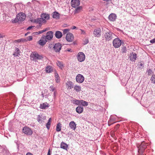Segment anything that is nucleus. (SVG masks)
Returning a JSON list of instances; mask_svg holds the SVG:
<instances>
[{
    "label": "nucleus",
    "mask_w": 155,
    "mask_h": 155,
    "mask_svg": "<svg viewBox=\"0 0 155 155\" xmlns=\"http://www.w3.org/2000/svg\"><path fill=\"white\" fill-rule=\"evenodd\" d=\"M147 144L145 143L144 141L142 142L140 145H137L138 149V152L143 153L147 147Z\"/></svg>",
    "instance_id": "obj_2"
},
{
    "label": "nucleus",
    "mask_w": 155,
    "mask_h": 155,
    "mask_svg": "<svg viewBox=\"0 0 155 155\" xmlns=\"http://www.w3.org/2000/svg\"><path fill=\"white\" fill-rule=\"evenodd\" d=\"M66 84L68 89H70L73 87V83L71 81H68L66 83Z\"/></svg>",
    "instance_id": "obj_22"
},
{
    "label": "nucleus",
    "mask_w": 155,
    "mask_h": 155,
    "mask_svg": "<svg viewBox=\"0 0 155 155\" xmlns=\"http://www.w3.org/2000/svg\"><path fill=\"white\" fill-rule=\"evenodd\" d=\"M108 124L109 125H110L109 124V123H108Z\"/></svg>",
    "instance_id": "obj_63"
},
{
    "label": "nucleus",
    "mask_w": 155,
    "mask_h": 155,
    "mask_svg": "<svg viewBox=\"0 0 155 155\" xmlns=\"http://www.w3.org/2000/svg\"><path fill=\"white\" fill-rule=\"evenodd\" d=\"M58 155V154H56V155Z\"/></svg>",
    "instance_id": "obj_64"
},
{
    "label": "nucleus",
    "mask_w": 155,
    "mask_h": 155,
    "mask_svg": "<svg viewBox=\"0 0 155 155\" xmlns=\"http://www.w3.org/2000/svg\"><path fill=\"white\" fill-rule=\"evenodd\" d=\"M80 104H81L82 106H86L88 105V103L87 102L84 101L83 100H81Z\"/></svg>",
    "instance_id": "obj_34"
},
{
    "label": "nucleus",
    "mask_w": 155,
    "mask_h": 155,
    "mask_svg": "<svg viewBox=\"0 0 155 155\" xmlns=\"http://www.w3.org/2000/svg\"><path fill=\"white\" fill-rule=\"evenodd\" d=\"M121 40H120L119 38H115L113 40V45L114 48H119L121 46Z\"/></svg>",
    "instance_id": "obj_3"
},
{
    "label": "nucleus",
    "mask_w": 155,
    "mask_h": 155,
    "mask_svg": "<svg viewBox=\"0 0 155 155\" xmlns=\"http://www.w3.org/2000/svg\"><path fill=\"white\" fill-rule=\"evenodd\" d=\"M46 117L43 116L42 115H40L38 116L37 120L39 123H41L42 122V119L44 120L46 119Z\"/></svg>",
    "instance_id": "obj_18"
},
{
    "label": "nucleus",
    "mask_w": 155,
    "mask_h": 155,
    "mask_svg": "<svg viewBox=\"0 0 155 155\" xmlns=\"http://www.w3.org/2000/svg\"><path fill=\"white\" fill-rule=\"evenodd\" d=\"M71 102L74 104L79 105H80L81 100H78L76 99H74L71 101Z\"/></svg>",
    "instance_id": "obj_27"
},
{
    "label": "nucleus",
    "mask_w": 155,
    "mask_h": 155,
    "mask_svg": "<svg viewBox=\"0 0 155 155\" xmlns=\"http://www.w3.org/2000/svg\"><path fill=\"white\" fill-rule=\"evenodd\" d=\"M151 114H152V113H151V112H149Z\"/></svg>",
    "instance_id": "obj_61"
},
{
    "label": "nucleus",
    "mask_w": 155,
    "mask_h": 155,
    "mask_svg": "<svg viewBox=\"0 0 155 155\" xmlns=\"http://www.w3.org/2000/svg\"><path fill=\"white\" fill-rule=\"evenodd\" d=\"M26 39L27 40V41H31L32 39V36H30L28 37H27V39Z\"/></svg>",
    "instance_id": "obj_41"
},
{
    "label": "nucleus",
    "mask_w": 155,
    "mask_h": 155,
    "mask_svg": "<svg viewBox=\"0 0 155 155\" xmlns=\"http://www.w3.org/2000/svg\"><path fill=\"white\" fill-rule=\"evenodd\" d=\"M151 83L155 84V74L152 75L150 78Z\"/></svg>",
    "instance_id": "obj_35"
},
{
    "label": "nucleus",
    "mask_w": 155,
    "mask_h": 155,
    "mask_svg": "<svg viewBox=\"0 0 155 155\" xmlns=\"http://www.w3.org/2000/svg\"><path fill=\"white\" fill-rule=\"evenodd\" d=\"M45 70L47 73H50L53 71V68L51 66H48L45 68Z\"/></svg>",
    "instance_id": "obj_24"
},
{
    "label": "nucleus",
    "mask_w": 155,
    "mask_h": 155,
    "mask_svg": "<svg viewBox=\"0 0 155 155\" xmlns=\"http://www.w3.org/2000/svg\"><path fill=\"white\" fill-rule=\"evenodd\" d=\"M71 50V49H70L69 50H68V51H70V50Z\"/></svg>",
    "instance_id": "obj_60"
},
{
    "label": "nucleus",
    "mask_w": 155,
    "mask_h": 155,
    "mask_svg": "<svg viewBox=\"0 0 155 155\" xmlns=\"http://www.w3.org/2000/svg\"><path fill=\"white\" fill-rule=\"evenodd\" d=\"M61 124L58 123L57 124L56 127V130L57 132L60 131L61 130Z\"/></svg>",
    "instance_id": "obj_33"
},
{
    "label": "nucleus",
    "mask_w": 155,
    "mask_h": 155,
    "mask_svg": "<svg viewBox=\"0 0 155 155\" xmlns=\"http://www.w3.org/2000/svg\"><path fill=\"white\" fill-rule=\"evenodd\" d=\"M69 29H64L63 30V34L64 35H65L67 34L68 32H69Z\"/></svg>",
    "instance_id": "obj_40"
},
{
    "label": "nucleus",
    "mask_w": 155,
    "mask_h": 155,
    "mask_svg": "<svg viewBox=\"0 0 155 155\" xmlns=\"http://www.w3.org/2000/svg\"><path fill=\"white\" fill-rule=\"evenodd\" d=\"M71 3V6L76 8L79 5L80 1L79 0H72Z\"/></svg>",
    "instance_id": "obj_15"
},
{
    "label": "nucleus",
    "mask_w": 155,
    "mask_h": 155,
    "mask_svg": "<svg viewBox=\"0 0 155 155\" xmlns=\"http://www.w3.org/2000/svg\"><path fill=\"white\" fill-rule=\"evenodd\" d=\"M122 51L123 53H125L126 51V47H124L122 48Z\"/></svg>",
    "instance_id": "obj_44"
},
{
    "label": "nucleus",
    "mask_w": 155,
    "mask_h": 155,
    "mask_svg": "<svg viewBox=\"0 0 155 155\" xmlns=\"http://www.w3.org/2000/svg\"><path fill=\"white\" fill-rule=\"evenodd\" d=\"M77 58L79 61L81 62L84 60L85 55L83 52H80L77 55Z\"/></svg>",
    "instance_id": "obj_7"
},
{
    "label": "nucleus",
    "mask_w": 155,
    "mask_h": 155,
    "mask_svg": "<svg viewBox=\"0 0 155 155\" xmlns=\"http://www.w3.org/2000/svg\"><path fill=\"white\" fill-rule=\"evenodd\" d=\"M23 132L25 134L28 135H31L33 133L32 130L31 129L28 127H25L22 129Z\"/></svg>",
    "instance_id": "obj_5"
},
{
    "label": "nucleus",
    "mask_w": 155,
    "mask_h": 155,
    "mask_svg": "<svg viewBox=\"0 0 155 155\" xmlns=\"http://www.w3.org/2000/svg\"><path fill=\"white\" fill-rule=\"evenodd\" d=\"M76 28V27L75 26H72V29H75Z\"/></svg>",
    "instance_id": "obj_56"
},
{
    "label": "nucleus",
    "mask_w": 155,
    "mask_h": 155,
    "mask_svg": "<svg viewBox=\"0 0 155 155\" xmlns=\"http://www.w3.org/2000/svg\"><path fill=\"white\" fill-rule=\"evenodd\" d=\"M44 31H43V30H42L40 31L35 32V33H33V34H35V35H39V34H41V33L44 32Z\"/></svg>",
    "instance_id": "obj_39"
},
{
    "label": "nucleus",
    "mask_w": 155,
    "mask_h": 155,
    "mask_svg": "<svg viewBox=\"0 0 155 155\" xmlns=\"http://www.w3.org/2000/svg\"><path fill=\"white\" fill-rule=\"evenodd\" d=\"M3 35L2 34H0V38H3Z\"/></svg>",
    "instance_id": "obj_58"
},
{
    "label": "nucleus",
    "mask_w": 155,
    "mask_h": 155,
    "mask_svg": "<svg viewBox=\"0 0 155 155\" xmlns=\"http://www.w3.org/2000/svg\"><path fill=\"white\" fill-rule=\"evenodd\" d=\"M143 64H143L142 63H140V65L141 66H142V67H143Z\"/></svg>",
    "instance_id": "obj_54"
},
{
    "label": "nucleus",
    "mask_w": 155,
    "mask_h": 155,
    "mask_svg": "<svg viewBox=\"0 0 155 155\" xmlns=\"http://www.w3.org/2000/svg\"><path fill=\"white\" fill-rule=\"evenodd\" d=\"M49 107L48 104L47 103H43L40 105V107L42 109H46Z\"/></svg>",
    "instance_id": "obj_25"
},
{
    "label": "nucleus",
    "mask_w": 155,
    "mask_h": 155,
    "mask_svg": "<svg viewBox=\"0 0 155 155\" xmlns=\"http://www.w3.org/2000/svg\"><path fill=\"white\" fill-rule=\"evenodd\" d=\"M49 90L50 91H54L56 90L55 88H54L53 85H51L49 87Z\"/></svg>",
    "instance_id": "obj_38"
},
{
    "label": "nucleus",
    "mask_w": 155,
    "mask_h": 155,
    "mask_svg": "<svg viewBox=\"0 0 155 155\" xmlns=\"http://www.w3.org/2000/svg\"><path fill=\"white\" fill-rule=\"evenodd\" d=\"M130 60L132 61H134L136 59L137 54L135 53H132L130 54Z\"/></svg>",
    "instance_id": "obj_17"
},
{
    "label": "nucleus",
    "mask_w": 155,
    "mask_h": 155,
    "mask_svg": "<svg viewBox=\"0 0 155 155\" xmlns=\"http://www.w3.org/2000/svg\"><path fill=\"white\" fill-rule=\"evenodd\" d=\"M35 26H31L27 28V30H30L32 28L34 27Z\"/></svg>",
    "instance_id": "obj_48"
},
{
    "label": "nucleus",
    "mask_w": 155,
    "mask_h": 155,
    "mask_svg": "<svg viewBox=\"0 0 155 155\" xmlns=\"http://www.w3.org/2000/svg\"><path fill=\"white\" fill-rule=\"evenodd\" d=\"M74 89L77 92H79L81 90V87L79 86L76 85L74 87Z\"/></svg>",
    "instance_id": "obj_30"
},
{
    "label": "nucleus",
    "mask_w": 155,
    "mask_h": 155,
    "mask_svg": "<svg viewBox=\"0 0 155 155\" xmlns=\"http://www.w3.org/2000/svg\"><path fill=\"white\" fill-rule=\"evenodd\" d=\"M83 107L80 106H78L76 109V112L78 114L82 113L83 112Z\"/></svg>",
    "instance_id": "obj_20"
},
{
    "label": "nucleus",
    "mask_w": 155,
    "mask_h": 155,
    "mask_svg": "<svg viewBox=\"0 0 155 155\" xmlns=\"http://www.w3.org/2000/svg\"><path fill=\"white\" fill-rule=\"evenodd\" d=\"M45 38L47 41H50L53 37V33L51 31H50L47 32L46 35H45Z\"/></svg>",
    "instance_id": "obj_8"
},
{
    "label": "nucleus",
    "mask_w": 155,
    "mask_h": 155,
    "mask_svg": "<svg viewBox=\"0 0 155 155\" xmlns=\"http://www.w3.org/2000/svg\"><path fill=\"white\" fill-rule=\"evenodd\" d=\"M60 14L57 12H55L53 13V18H54L58 19L60 18Z\"/></svg>",
    "instance_id": "obj_23"
},
{
    "label": "nucleus",
    "mask_w": 155,
    "mask_h": 155,
    "mask_svg": "<svg viewBox=\"0 0 155 155\" xmlns=\"http://www.w3.org/2000/svg\"><path fill=\"white\" fill-rule=\"evenodd\" d=\"M84 77L82 75L80 74H78L76 78L77 82L80 83H82L84 81Z\"/></svg>",
    "instance_id": "obj_9"
},
{
    "label": "nucleus",
    "mask_w": 155,
    "mask_h": 155,
    "mask_svg": "<svg viewBox=\"0 0 155 155\" xmlns=\"http://www.w3.org/2000/svg\"><path fill=\"white\" fill-rule=\"evenodd\" d=\"M20 42H24L27 41V40L26 39L23 38L20 39Z\"/></svg>",
    "instance_id": "obj_43"
},
{
    "label": "nucleus",
    "mask_w": 155,
    "mask_h": 155,
    "mask_svg": "<svg viewBox=\"0 0 155 155\" xmlns=\"http://www.w3.org/2000/svg\"><path fill=\"white\" fill-rule=\"evenodd\" d=\"M147 73H148V74L149 75H151L152 73V71L151 70V69H148L147 71Z\"/></svg>",
    "instance_id": "obj_42"
},
{
    "label": "nucleus",
    "mask_w": 155,
    "mask_h": 155,
    "mask_svg": "<svg viewBox=\"0 0 155 155\" xmlns=\"http://www.w3.org/2000/svg\"><path fill=\"white\" fill-rule=\"evenodd\" d=\"M47 41L45 38V35H43L41 38V39L38 41V44L40 45L44 46L45 45Z\"/></svg>",
    "instance_id": "obj_10"
},
{
    "label": "nucleus",
    "mask_w": 155,
    "mask_h": 155,
    "mask_svg": "<svg viewBox=\"0 0 155 155\" xmlns=\"http://www.w3.org/2000/svg\"><path fill=\"white\" fill-rule=\"evenodd\" d=\"M116 17V15L115 14L112 13L109 16V19L111 21H114L115 20Z\"/></svg>",
    "instance_id": "obj_19"
},
{
    "label": "nucleus",
    "mask_w": 155,
    "mask_h": 155,
    "mask_svg": "<svg viewBox=\"0 0 155 155\" xmlns=\"http://www.w3.org/2000/svg\"><path fill=\"white\" fill-rule=\"evenodd\" d=\"M101 33V30L100 28H97L94 30L93 34L95 37H99L100 36Z\"/></svg>",
    "instance_id": "obj_12"
},
{
    "label": "nucleus",
    "mask_w": 155,
    "mask_h": 155,
    "mask_svg": "<svg viewBox=\"0 0 155 155\" xmlns=\"http://www.w3.org/2000/svg\"><path fill=\"white\" fill-rule=\"evenodd\" d=\"M74 36L72 34L70 33H68L67 34L66 37V39L67 41L68 42H72L74 39Z\"/></svg>",
    "instance_id": "obj_14"
},
{
    "label": "nucleus",
    "mask_w": 155,
    "mask_h": 155,
    "mask_svg": "<svg viewBox=\"0 0 155 155\" xmlns=\"http://www.w3.org/2000/svg\"><path fill=\"white\" fill-rule=\"evenodd\" d=\"M31 21L37 24H38L40 26H41L42 25V23L46 22V20L45 19L42 18H41L34 19L33 21Z\"/></svg>",
    "instance_id": "obj_6"
},
{
    "label": "nucleus",
    "mask_w": 155,
    "mask_h": 155,
    "mask_svg": "<svg viewBox=\"0 0 155 155\" xmlns=\"http://www.w3.org/2000/svg\"><path fill=\"white\" fill-rule=\"evenodd\" d=\"M68 147V146L67 144L66 143H65L63 142H62L61 143V148H62V149H65V150H67Z\"/></svg>",
    "instance_id": "obj_29"
},
{
    "label": "nucleus",
    "mask_w": 155,
    "mask_h": 155,
    "mask_svg": "<svg viewBox=\"0 0 155 155\" xmlns=\"http://www.w3.org/2000/svg\"><path fill=\"white\" fill-rule=\"evenodd\" d=\"M50 149H49L48 153L47 155H50Z\"/></svg>",
    "instance_id": "obj_53"
},
{
    "label": "nucleus",
    "mask_w": 155,
    "mask_h": 155,
    "mask_svg": "<svg viewBox=\"0 0 155 155\" xmlns=\"http://www.w3.org/2000/svg\"><path fill=\"white\" fill-rule=\"evenodd\" d=\"M28 33H26L25 34V36H27V35H28Z\"/></svg>",
    "instance_id": "obj_59"
},
{
    "label": "nucleus",
    "mask_w": 155,
    "mask_h": 155,
    "mask_svg": "<svg viewBox=\"0 0 155 155\" xmlns=\"http://www.w3.org/2000/svg\"><path fill=\"white\" fill-rule=\"evenodd\" d=\"M26 155H33L32 153H31L30 152H28V153H27L26 154Z\"/></svg>",
    "instance_id": "obj_52"
},
{
    "label": "nucleus",
    "mask_w": 155,
    "mask_h": 155,
    "mask_svg": "<svg viewBox=\"0 0 155 155\" xmlns=\"http://www.w3.org/2000/svg\"><path fill=\"white\" fill-rule=\"evenodd\" d=\"M61 48L62 45L61 44L59 43H56L54 45L53 48V49L55 52L60 53Z\"/></svg>",
    "instance_id": "obj_4"
},
{
    "label": "nucleus",
    "mask_w": 155,
    "mask_h": 155,
    "mask_svg": "<svg viewBox=\"0 0 155 155\" xmlns=\"http://www.w3.org/2000/svg\"><path fill=\"white\" fill-rule=\"evenodd\" d=\"M41 17L42 18L45 19L46 20L49 19L50 16L48 14L43 13L41 14Z\"/></svg>",
    "instance_id": "obj_26"
},
{
    "label": "nucleus",
    "mask_w": 155,
    "mask_h": 155,
    "mask_svg": "<svg viewBox=\"0 0 155 155\" xmlns=\"http://www.w3.org/2000/svg\"><path fill=\"white\" fill-rule=\"evenodd\" d=\"M31 58L34 60H36L37 59H41L43 58L41 55H39L37 53H33L31 55Z\"/></svg>",
    "instance_id": "obj_11"
},
{
    "label": "nucleus",
    "mask_w": 155,
    "mask_h": 155,
    "mask_svg": "<svg viewBox=\"0 0 155 155\" xmlns=\"http://www.w3.org/2000/svg\"><path fill=\"white\" fill-rule=\"evenodd\" d=\"M103 30L106 32L105 33L104 36L106 41H110L116 37V35L107 28H103Z\"/></svg>",
    "instance_id": "obj_1"
},
{
    "label": "nucleus",
    "mask_w": 155,
    "mask_h": 155,
    "mask_svg": "<svg viewBox=\"0 0 155 155\" xmlns=\"http://www.w3.org/2000/svg\"><path fill=\"white\" fill-rule=\"evenodd\" d=\"M76 124L74 121H71L69 124V127L71 129L73 130H75L76 128Z\"/></svg>",
    "instance_id": "obj_16"
},
{
    "label": "nucleus",
    "mask_w": 155,
    "mask_h": 155,
    "mask_svg": "<svg viewBox=\"0 0 155 155\" xmlns=\"http://www.w3.org/2000/svg\"><path fill=\"white\" fill-rule=\"evenodd\" d=\"M102 0L103 1H105V2H108L110 1H112V0Z\"/></svg>",
    "instance_id": "obj_55"
},
{
    "label": "nucleus",
    "mask_w": 155,
    "mask_h": 155,
    "mask_svg": "<svg viewBox=\"0 0 155 155\" xmlns=\"http://www.w3.org/2000/svg\"><path fill=\"white\" fill-rule=\"evenodd\" d=\"M49 29V28H46L45 29H44L43 30V31H44V32H45Z\"/></svg>",
    "instance_id": "obj_50"
},
{
    "label": "nucleus",
    "mask_w": 155,
    "mask_h": 155,
    "mask_svg": "<svg viewBox=\"0 0 155 155\" xmlns=\"http://www.w3.org/2000/svg\"><path fill=\"white\" fill-rule=\"evenodd\" d=\"M88 42V40L87 39H86L84 41V45L87 44Z\"/></svg>",
    "instance_id": "obj_47"
},
{
    "label": "nucleus",
    "mask_w": 155,
    "mask_h": 155,
    "mask_svg": "<svg viewBox=\"0 0 155 155\" xmlns=\"http://www.w3.org/2000/svg\"><path fill=\"white\" fill-rule=\"evenodd\" d=\"M55 35L57 38L59 39L62 37V34L60 31H58L55 32Z\"/></svg>",
    "instance_id": "obj_21"
},
{
    "label": "nucleus",
    "mask_w": 155,
    "mask_h": 155,
    "mask_svg": "<svg viewBox=\"0 0 155 155\" xmlns=\"http://www.w3.org/2000/svg\"><path fill=\"white\" fill-rule=\"evenodd\" d=\"M15 42H18V43L20 42V39L15 40Z\"/></svg>",
    "instance_id": "obj_51"
},
{
    "label": "nucleus",
    "mask_w": 155,
    "mask_h": 155,
    "mask_svg": "<svg viewBox=\"0 0 155 155\" xmlns=\"http://www.w3.org/2000/svg\"><path fill=\"white\" fill-rule=\"evenodd\" d=\"M54 91V92L53 93V96H54V98H55L56 96V95L57 94V91L56 90Z\"/></svg>",
    "instance_id": "obj_45"
},
{
    "label": "nucleus",
    "mask_w": 155,
    "mask_h": 155,
    "mask_svg": "<svg viewBox=\"0 0 155 155\" xmlns=\"http://www.w3.org/2000/svg\"><path fill=\"white\" fill-rule=\"evenodd\" d=\"M81 9L82 7L81 6L78 7L74 10V12L75 13L78 12Z\"/></svg>",
    "instance_id": "obj_37"
},
{
    "label": "nucleus",
    "mask_w": 155,
    "mask_h": 155,
    "mask_svg": "<svg viewBox=\"0 0 155 155\" xmlns=\"http://www.w3.org/2000/svg\"><path fill=\"white\" fill-rule=\"evenodd\" d=\"M19 49L18 48H15V51L14 52V53L13 54V55L15 56H18V55L19 54Z\"/></svg>",
    "instance_id": "obj_32"
},
{
    "label": "nucleus",
    "mask_w": 155,
    "mask_h": 155,
    "mask_svg": "<svg viewBox=\"0 0 155 155\" xmlns=\"http://www.w3.org/2000/svg\"><path fill=\"white\" fill-rule=\"evenodd\" d=\"M150 42L151 43H155V38L151 40L150 41Z\"/></svg>",
    "instance_id": "obj_46"
},
{
    "label": "nucleus",
    "mask_w": 155,
    "mask_h": 155,
    "mask_svg": "<svg viewBox=\"0 0 155 155\" xmlns=\"http://www.w3.org/2000/svg\"><path fill=\"white\" fill-rule=\"evenodd\" d=\"M57 66L60 68L62 69L64 67L63 64L62 62L58 61L56 63Z\"/></svg>",
    "instance_id": "obj_31"
},
{
    "label": "nucleus",
    "mask_w": 155,
    "mask_h": 155,
    "mask_svg": "<svg viewBox=\"0 0 155 155\" xmlns=\"http://www.w3.org/2000/svg\"><path fill=\"white\" fill-rule=\"evenodd\" d=\"M74 43V44H75V42H74V43Z\"/></svg>",
    "instance_id": "obj_62"
},
{
    "label": "nucleus",
    "mask_w": 155,
    "mask_h": 155,
    "mask_svg": "<svg viewBox=\"0 0 155 155\" xmlns=\"http://www.w3.org/2000/svg\"><path fill=\"white\" fill-rule=\"evenodd\" d=\"M17 18L18 21H23L25 19V15L24 13H19L17 15Z\"/></svg>",
    "instance_id": "obj_13"
},
{
    "label": "nucleus",
    "mask_w": 155,
    "mask_h": 155,
    "mask_svg": "<svg viewBox=\"0 0 155 155\" xmlns=\"http://www.w3.org/2000/svg\"><path fill=\"white\" fill-rule=\"evenodd\" d=\"M143 67L140 66L139 67V68L140 69H141L143 68Z\"/></svg>",
    "instance_id": "obj_57"
},
{
    "label": "nucleus",
    "mask_w": 155,
    "mask_h": 155,
    "mask_svg": "<svg viewBox=\"0 0 155 155\" xmlns=\"http://www.w3.org/2000/svg\"><path fill=\"white\" fill-rule=\"evenodd\" d=\"M51 118H50L48 120V122L46 124V127L48 129H49L51 125Z\"/></svg>",
    "instance_id": "obj_36"
},
{
    "label": "nucleus",
    "mask_w": 155,
    "mask_h": 155,
    "mask_svg": "<svg viewBox=\"0 0 155 155\" xmlns=\"http://www.w3.org/2000/svg\"><path fill=\"white\" fill-rule=\"evenodd\" d=\"M55 81L57 83H58L60 82V77L56 71H55Z\"/></svg>",
    "instance_id": "obj_28"
},
{
    "label": "nucleus",
    "mask_w": 155,
    "mask_h": 155,
    "mask_svg": "<svg viewBox=\"0 0 155 155\" xmlns=\"http://www.w3.org/2000/svg\"><path fill=\"white\" fill-rule=\"evenodd\" d=\"M80 30L81 31V34H83V35L85 34V32L84 30H82L81 29H80Z\"/></svg>",
    "instance_id": "obj_49"
}]
</instances>
